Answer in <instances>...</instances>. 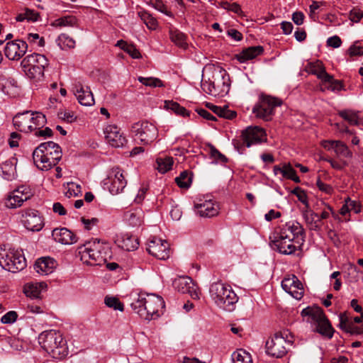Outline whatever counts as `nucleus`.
<instances>
[{
    "instance_id": "nucleus-32",
    "label": "nucleus",
    "mask_w": 363,
    "mask_h": 363,
    "mask_svg": "<svg viewBox=\"0 0 363 363\" xmlns=\"http://www.w3.org/2000/svg\"><path fill=\"white\" fill-rule=\"evenodd\" d=\"M0 90L8 96H14L18 90L17 81L12 77L0 76Z\"/></svg>"
},
{
    "instance_id": "nucleus-61",
    "label": "nucleus",
    "mask_w": 363,
    "mask_h": 363,
    "mask_svg": "<svg viewBox=\"0 0 363 363\" xmlns=\"http://www.w3.org/2000/svg\"><path fill=\"white\" fill-rule=\"evenodd\" d=\"M292 194L296 195L298 199L303 203L307 204V196L303 190L300 187H296L293 191Z\"/></svg>"
},
{
    "instance_id": "nucleus-22",
    "label": "nucleus",
    "mask_w": 363,
    "mask_h": 363,
    "mask_svg": "<svg viewBox=\"0 0 363 363\" xmlns=\"http://www.w3.org/2000/svg\"><path fill=\"white\" fill-rule=\"evenodd\" d=\"M28 44L22 40H14L6 43L4 54L10 60H18L26 52Z\"/></svg>"
},
{
    "instance_id": "nucleus-43",
    "label": "nucleus",
    "mask_w": 363,
    "mask_h": 363,
    "mask_svg": "<svg viewBox=\"0 0 363 363\" xmlns=\"http://www.w3.org/2000/svg\"><path fill=\"white\" fill-rule=\"evenodd\" d=\"M39 17V13L33 10L26 9L24 13H19L16 17V21H23L27 20L28 21H37Z\"/></svg>"
},
{
    "instance_id": "nucleus-33",
    "label": "nucleus",
    "mask_w": 363,
    "mask_h": 363,
    "mask_svg": "<svg viewBox=\"0 0 363 363\" xmlns=\"http://www.w3.org/2000/svg\"><path fill=\"white\" fill-rule=\"evenodd\" d=\"M340 328L350 334L358 335L363 333V328L356 325L346 313H341L340 315Z\"/></svg>"
},
{
    "instance_id": "nucleus-46",
    "label": "nucleus",
    "mask_w": 363,
    "mask_h": 363,
    "mask_svg": "<svg viewBox=\"0 0 363 363\" xmlns=\"http://www.w3.org/2000/svg\"><path fill=\"white\" fill-rule=\"evenodd\" d=\"M138 81L143 84L151 87H162L164 86L162 80L155 77H139Z\"/></svg>"
},
{
    "instance_id": "nucleus-3",
    "label": "nucleus",
    "mask_w": 363,
    "mask_h": 363,
    "mask_svg": "<svg viewBox=\"0 0 363 363\" xmlns=\"http://www.w3.org/2000/svg\"><path fill=\"white\" fill-rule=\"evenodd\" d=\"M78 250L81 261L86 265L101 266L111 257L109 247L99 241L86 242Z\"/></svg>"
},
{
    "instance_id": "nucleus-2",
    "label": "nucleus",
    "mask_w": 363,
    "mask_h": 363,
    "mask_svg": "<svg viewBox=\"0 0 363 363\" xmlns=\"http://www.w3.org/2000/svg\"><path fill=\"white\" fill-rule=\"evenodd\" d=\"M62 157L60 146L52 141L40 144L33 152V162L42 171H48L56 166Z\"/></svg>"
},
{
    "instance_id": "nucleus-49",
    "label": "nucleus",
    "mask_w": 363,
    "mask_h": 363,
    "mask_svg": "<svg viewBox=\"0 0 363 363\" xmlns=\"http://www.w3.org/2000/svg\"><path fill=\"white\" fill-rule=\"evenodd\" d=\"M105 304L109 307L113 308L114 310L123 311V304L116 297L106 296L104 299Z\"/></svg>"
},
{
    "instance_id": "nucleus-57",
    "label": "nucleus",
    "mask_w": 363,
    "mask_h": 363,
    "mask_svg": "<svg viewBox=\"0 0 363 363\" xmlns=\"http://www.w3.org/2000/svg\"><path fill=\"white\" fill-rule=\"evenodd\" d=\"M237 116V113L234 111H231L228 109V106H224L223 107H221V111L218 114L219 117L224 118L226 119L231 120L234 118H235Z\"/></svg>"
},
{
    "instance_id": "nucleus-1",
    "label": "nucleus",
    "mask_w": 363,
    "mask_h": 363,
    "mask_svg": "<svg viewBox=\"0 0 363 363\" xmlns=\"http://www.w3.org/2000/svg\"><path fill=\"white\" fill-rule=\"evenodd\" d=\"M132 309L146 320L157 318L162 314L164 301L161 296L152 294H140L130 304Z\"/></svg>"
},
{
    "instance_id": "nucleus-44",
    "label": "nucleus",
    "mask_w": 363,
    "mask_h": 363,
    "mask_svg": "<svg viewBox=\"0 0 363 363\" xmlns=\"http://www.w3.org/2000/svg\"><path fill=\"white\" fill-rule=\"evenodd\" d=\"M165 106L173 111L177 115L189 116V112L183 106H180L177 102L172 101H165Z\"/></svg>"
},
{
    "instance_id": "nucleus-64",
    "label": "nucleus",
    "mask_w": 363,
    "mask_h": 363,
    "mask_svg": "<svg viewBox=\"0 0 363 363\" xmlns=\"http://www.w3.org/2000/svg\"><path fill=\"white\" fill-rule=\"evenodd\" d=\"M327 44L332 48H337L341 45L342 40L340 37L335 35L328 39Z\"/></svg>"
},
{
    "instance_id": "nucleus-62",
    "label": "nucleus",
    "mask_w": 363,
    "mask_h": 363,
    "mask_svg": "<svg viewBox=\"0 0 363 363\" xmlns=\"http://www.w3.org/2000/svg\"><path fill=\"white\" fill-rule=\"evenodd\" d=\"M153 6L162 13L171 16V13L167 11L165 5L163 4L162 0H151Z\"/></svg>"
},
{
    "instance_id": "nucleus-35",
    "label": "nucleus",
    "mask_w": 363,
    "mask_h": 363,
    "mask_svg": "<svg viewBox=\"0 0 363 363\" xmlns=\"http://www.w3.org/2000/svg\"><path fill=\"white\" fill-rule=\"evenodd\" d=\"M303 216L309 230L314 231H320L322 225L320 219L318 218V214L311 210H306L303 213Z\"/></svg>"
},
{
    "instance_id": "nucleus-52",
    "label": "nucleus",
    "mask_w": 363,
    "mask_h": 363,
    "mask_svg": "<svg viewBox=\"0 0 363 363\" xmlns=\"http://www.w3.org/2000/svg\"><path fill=\"white\" fill-rule=\"evenodd\" d=\"M76 19L73 16H65L62 18H60L56 19L52 25L55 26H72L75 23Z\"/></svg>"
},
{
    "instance_id": "nucleus-36",
    "label": "nucleus",
    "mask_w": 363,
    "mask_h": 363,
    "mask_svg": "<svg viewBox=\"0 0 363 363\" xmlns=\"http://www.w3.org/2000/svg\"><path fill=\"white\" fill-rule=\"evenodd\" d=\"M338 115L351 125H359L362 121L359 112L354 110H341L338 111Z\"/></svg>"
},
{
    "instance_id": "nucleus-4",
    "label": "nucleus",
    "mask_w": 363,
    "mask_h": 363,
    "mask_svg": "<svg viewBox=\"0 0 363 363\" xmlns=\"http://www.w3.org/2000/svg\"><path fill=\"white\" fill-rule=\"evenodd\" d=\"M38 341L42 348L53 358L62 359L68 354L66 340L59 331H44L40 334Z\"/></svg>"
},
{
    "instance_id": "nucleus-60",
    "label": "nucleus",
    "mask_w": 363,
    "mask_h": 363,
    "mask_svg": "<svg viewBox=\"0 0 363 363\" xmlns=\"http://www.w3.org/2000/svg\"><path fill=\"white\" fill-rule=\"evenodd\" d=\"M124 51L128 53L134 59H139L141 57L139 50L132 44H128L125 48Z\"/></svg>"
},
{
    "instance_id": "nucleus-55",
    "label": "nucleus",
    "mask_w": 363,
    "mask_h": 363,
    "mask_svg": "<svg viewBox=\"0 0 363 363\" xmlns=\"http://www.w3.org/2000/svg\"><path fill=\"white\" fill-rule=\"evenodd\" d=\"M17 318V313L14 311H11L1 317V321L4 324H11L16 322Z\"/></svg>"
},
{
    "instance_id": "nucleus-50",
    "label": "nucleus",
    "mask_w": 363,
    "mask_h": 363,
    "mask_svg": "<svg viewBox=\"0 0 363 363\" xmlns=\"http://www.w3.org/2000/svg\"><path fill=\"white\" fill-rule=\"evenodd\" d=\"M220 6L238 15H241L242 13L240 6L236 2L230 3L227 1H223L220 3Z\"/></svg>"
},
{
    "instance_id": "nucleus-47",
    "label": "nucleus",
    "mask_w": 363,
    "mask_h": 363,
    "mask_svg": "<svg viewBox=\"0 0 363 363\" xmlns=\"http://www.w3.org/2000/svg\"><path fill=\"white\" fill-rule=\"evenodd\" d=\"M141 20L150 29H155L157 25V20L149 13L144 11L139 13Z\"/></svg>"
},
{
    "instance_id": "nucleus-38",
    "label": "nucleus",
    "mask_w": 363,
    "mask_h": 363,
    "mask_svg": "<svg viewBox=\"0 0 363 363\" xmlns=\"http://www.w3.org/2000/svg\"><path fill=\"white\" fill-rule=\"evenodd\" d=\"M169 37L177 46L184 50L187 48L186 36L180 30L171 28L169 30Z\"/></svg>"
},
{
    "instance_id": "nucleus-13",
    "label": "nucleus",
    "mask_w": 363,
    "mask_h": 363,
    "mask_svg": "<svg viewBox=\"0 0 363 363\" xmlns=\"http://www.w3.org/2000/svg\"><path fill=\"white\" fill-rule=\"evenodd\" d=\"M281 104L282 101L277 98L269 96H262L252 108V112L257 118L268 121L274 114V108L280 106Z\"/></svg>"
},
{
    "instance_id": "nucleus-14",
    "label": "nucleus",
    "mask_w": 363,
    "mask_h": 363,
    "mask_svg": "<svg viewBox=\"0 0 363 363\" xmlns=\"http://www.w3.org/2000/svg\"><path fill=\"white\" fill-rule=\"evenodd\" d=\"M20 222L28 230L38 232L44 226V219L37 210L27 208L18 213Z\"/></svg>"
},
{
    "instance_id": "nucleus-59",
    "label": "nucleus",
    "mask_w": 363,
    "mask_h": 363,
    "mask_svg": "<svg viewBox=\"0 0 363 363\" xmlns=\"http://www.w3.org/2000/svg\"><path fill=\"white\" fill-rule=\"evenodd\" d=\"M363 11L358 8L352 9L350 12V19L354 23H358L362 18Z\"/></svg>"
},
{
    "instance_id": "nucleus-39",
    "label": "nucleus",
    "mask_w": 363,
    "mask_h": 363,
    "mask_svg": "<svg viewBox=\"0 0 363 363\" xmlns=\"http://www.w3.org/2000/svg\"><path fill=\"white\" fill-rule=\"evenodd\" d=\"M233 363H252L251 355L244 350H238L232 354Z\"/></svg>"
},
{
    "instance_id": "nucleus-56",
    "label": "nucleus",
    "mask_w": 363,
    "mask_h": 363,
    "mask_svg": "<svg viewBox=\"0 0 363 363\" xmlns=\"http://www.w3.org/2000/svg\"><path fill=\"white\" fill-rule=\"evenodd\" d=\"M27 40L30 43H36L39 47H44L45 40L43 38H40L38 33H28Z\"/></svg>"
},
{
    "instance_id": "nucleus-7",
    "label": "nucleus",
    "mask_w": 363,
    "mask_h": 363,
    "mask_svg": "<svg viewBox=\"0 0 363 363\" xmlns=\"http://www.w3.org/2000/svg\"><path fill=\"white\" fill-rule=\"evenodd\" d=\"M293 342L292 333L289 330L284 329L276 333L266 342V352L269 356L281 358L287 353L286 345H291Z\"/></svg>"
},
{
    "instance_id": "nucleus-8",
    "label": "nucleus",
    "mask_w": 363,
    "mask_h": 363,
    "mask_svg": "<svg viewBox=\"0 0 363 363\" xmlns=\"http://www.w3.org/2000/svg\"><path fill=\"white\" fill-rule=\"evenodd\" d=\"M211 298L215 303L224 310L237 303L238 298L230 286H225L221 281L213 283L209 289Z\"/></svg>"
},
{
    "instance_id": "nucleus-31",
    "label": "nucleus",
    "mask_w": 363,
    "mask_h": 363,
    "mask_svg": "<svg viewBox=\"0 0 363 363\" xmlns=\"http://www.w3.org/2000/svg\"><path fill=\"white\" fill-rule=\"evenodd\" d=\"M264 48L261 45L252 46L242 50L240 53L235 55V58L241 63L252 60L262 55Z\"/></svg>"
},
{
    "instance_id": "nucleus-45",
    "label": "nucleus",
    "mask_w": 363,
    "mask_h": 363,
    "mask_svg": "<svg viewBox=\"0 0 363 363\" xmlns=\"http://www.w3.org/2000/svg\"><path fill=\"white\" fill-rule=\"evenodd\" d=\"M334 151L337 157H350L352 156L347 146L340 140H336Z\"/></svg>"
},
{
    "instance_id": "nucleus-63",
    "label": "nucleus",
    "mask_w": 363,
    "mask_h": 363,
    "mask_svg": "<svg viewBox=\"0 0 363 363\" xmlns=\"http://www.w3.org/2000/svg\"><path fill=\"white\" fill-rule=\"evenodd\" d=\"M81 221L84 224L85 229L89 230L91 229L92 226L96 225L98 223L99 219L96 218L86 219L85 218L82 217L81 218Z\"/></svg>"
},
{
    "instance_id": "nucleus-26",
    "label": "nucleus",
    "mask_w": 363,
    "mask_h": 363,
    "mask_svg": "<svg viewBox=\"0 0 363 363\" xmlns=\"http://www.w3.org/2000/svg\"><path fill=\"white\" fill-rule=\"evenodd\" d=\"M104 133L107 143L113 147H122L126 141L120 129L115 125H107Z\"/></svg>"
},
{
    "instance_id": "nucleus-30",
    "label": "nucleus",
    "mask_w": 363,
    "mask_h": 363,
    "mask_svg": "<svg viewBox=\"0 0 363 363\" xmlns=\"http://www.w3.org/2000/svg\"><path fill=\"white\" fill-rule=\"evenodd\" d=\"M118 246L126 251H133L138 249L139 245L138 238L128 233L123 234L116 241Z\"/></svg>"
},
{
    "instance_id": "nucleus-19",
    "label": "nucleus",
    "mask_w": 363,
    "mask_h": 363,
    "mask_svg": "<svg viewBox=\"0 0 363 363\" xmlns=\"http://www.w3.org/2000/svg\"><path fill=\"white\" fill-rule=\"evenodd\" d=\"M241 137L244 144L247 147L266 140L264 130L258 126L247 127L245 130H242Z\"/></svg>"
},
{
    "instance_id": "nucleus-37",
    "label": "nucleus",
    "mask_w": 363,
    "mask_h": 363,
    "mask_svg": "<svg viewBox=\"0 0 363 363\" xmlns=\"http://www.w3.org/2000/svg\"><path fill=\"white\" fill-rule=\"evenodd\" d=\"M124 216L129 225L132 226H139L143 223V212L141 209L137 208L127 211Z\"/></svg>"
},
{
    "instance_id": "nucleus-10",
    "label": "nucleus",
    "mask_w": 363,
    "mask_h": 363,
    "mask_svg": "<svg viewBox=\"0 0 363 363\" xmlns=\"http://www.w3.org/2000/svg\"><path fill=\"white\" fill-rule=\"evenodd\" d=\"M301 315L308 317V322L316 324V331L318 333L329 338L333 337L334 330L321 308L308 306L302 310Z\"/></svg>"
},
{
    "instance_id": "nucleus-34",
    "label": "nucleus",
    "mask_w": 363,
    "mask_h": 363,
    "mask_svg": "<svg viewBox=\"0 0 363 363\" xmlns=\"http://www.w3.org/2000/svg\"><path fill=\"white\" fill-rule=\"evenodd\" d=\"M274 174H281L283 177L291 179L296 183L300 182L299 177L296 175V170L292 167L290 163H284L282 167L275 165L273 167Z\"/></svg>"
},
{
    "instance_id": "nucleus-23",
    "label": "nucleus",
    "mask_w": 363,
    "mask_h": 363,
    "mask_svg": "<svg viewBox=\"0 0 363 363\" xmlns=\"http://www.w3.org/2000/svg\"><path fill=\"white\" fill-rule=\"evenodd\" d=\"M108 179L111 182L109 191L112 194H118L122 192L127 185V180L123 175V171L119 167L113 168L108 174Z\"/></svg>"
},
{
    "instance_id": "nucleus-40",
    "label": "nucleus",
    "mask_w": 363,
    "mask_h": 363,
    "mask_svg": "<svg viewBox=\"0 0 363 363\" xmlns=\"http://www.w3.org/2000/svg\"><path fill=\"white\" fill-rule=\"evenodd\" d=\"M175 182L180 188L188 189L192 182L191 174L188 171L182 172L175 178Z\"/></svg>"
},
{
    "instance_id": "nucleus-18",
    "label": "nucleus",
    "mask_w": 363,
    "mask_h": 363,
    "mask_svg": "<svg viewBox=\"0 0 363 363\" xmlns=\"http://www.w3.org/2000/svg\"><path fill=\"white\" fill-rule=\"evenodd\" d=\"M174 288L182 294H189L194 299L199 298L198 288L192 279L188 276L179 277L173 281Z\"/></svg>"
},
{
    "instance_id": "nucleus-29",
    "label": "nucleus",
    "mask_w": 363,
    "mask_h": 363,
    "mask_svg": "<svg viewBox=\"0 0 363 363\" xmlns=\"http://www.w3.org/2000/svg\"><path fill=\"white\" fill-rule=\"evenodd\" d=\"M55 267L56 261L49 257L39 258L34 264V269L40 275L50 274Z\"/></svg>"
},
{
    "instance_id": "nucleus-58",
    "label": "nucleus",
    "mask_w": 363,
    "mask_h": 363,
    "mask_svg": "<svg viewBox=\"0 0 363 363\" xmlns=\"http://www.w3.org/2000/svg\"><path fill=\"white\" fill-rule=\"evenodd\" d=\"M316 186L320 191L325 192L328 194H332L333 192V189L332 186L324 183L323 182L321 181V179L319 177L316 181Z\"/></svg>"
},
{
    "instance_id": "nucleus-27",
    "label": "nucleus",
    "mask_w": 363,
    "mask_h": 363,
    "mask_svg": "<svg viewBox=\"0 0 363 363\" xmlns=\"http://www.w3.org/2000/svg\"><path fill=\"white\" fill-rule=\"evenodd\" d=\"M52 236L56 242L62 245H72L77 242V235L66 228L54 229Z\"/></svg>"
},
{
    "instance_id": "nucleus-20",
    "label": "nucleus",
    "mask_w": 363,
    "mask_h": 363,
    "mask_svg": "<svg viewBox=\"0 0 363 363\" xmlns=\"http://www.w3.org/2000/svg\"><path fill=\"white\" fill-rule=\"evenodd\" d=\"M147 250L159 259L164 260L169 258L170 254L169 243L166 240L155 238L149 241Z\"/></svg>"
},
{
    "instance_id": "nucleus-28",
    "label": "nucleus",
    "mask_w": 363,
    "mask_h": 363,
    "mask_svg": "<svg viewBox=\"0 0 363 363\" xmlns=\"http://www.w3.org/2000/svg\"><path fill=\"white\" fill-rule=\"evenodd\" d=\"M216 88V96H224L230 91V79L225 72H220L219 74L213 76Z\"/></svg>"
},
{
    "instance_id": "nucleus-17",
    "label": "nucleus",
    "mask_w": 363,
    "mask_h": 363,
    "mask_svg": "<svg viewBox=\"0 0 363 363\" xmlns=\"http://www.w3.org/2000/svg\"><path fill=\"white\" fill-rule=\"evenodd\" d=\"M277 250L283 255H292L303 244V240L287 239L280 236H273L272 240Z\"/></svg>"
},
{
    "instance_id": "nucleus-6",
    "label": "nucleus",
    "mask_w": 363,
    "mask_h": 363,
    "mask_svg": "<svg viewBox=\"0 0 363 363\" xmlns=\"http://www.w3.org/2000/svg\"><path fill=\"white\" fill-rule=\"evenodd\" d=\"M13 123L18 130L30 133L43 128L46 123V118L40 112L26 111L16 114L13 118Z\"/></svg>"
},
{
    "instance_id": "nucleus-51",
    "label": "nucleus",
    "mask_w": 363,
    "mask_h": 363,
    "mask_svg": "<svg viewBox=\"0 0 363 363\" xmlns=\"http://www.w3.org/2000/svg\"><path fill=\"white\" fill-rule=\"evenodd\" d=\"M201 89L202 90L210 95L216 96V88L214 85L213 79L211 80H202L201 81Z\"/></svg>"
},
{
    "instance_id": "nucleus-42",
    "label": "nucleus",
    "mask_w": 363,
    "mask_h": 363,
    "mask_svg": "<svg viewBox=\"0 0 363 363\" xmlns=\"http://www.w3.org/2000/svg\"><path fill=\"white\" fill-rule=\"evenodd\" d=\"M157 164V169L162 173H165L172 169L174 163L173 158L171 157H166L165 158H157L156 160Z\"/></svg>"
},
{
    "instance_id": "nucleus-11",
    "label": "nucleus",
    "mask_w": 363,
    "mask_h": 363,
    "mask_svg": "<svg viewBox=\"0 0 363 363\" xmlns=\"http://www.w3.org/2000/svg\"><path fill=\"white\" fill-rule=\"evenodd\" d=\"M0 265L4 269L15 273L26 267V260L21 252L0 247Z\"/></svg>"
},
{
    "instance_id": "nucleus-53",
    "label": "nucleus",
    "mask_w": 363,
    "mask_h": 363,
    "mask_svg": "<svg viewBox=\"0 0 363 363\" xmlns=\"http://www.w3.org/2000/svg\"><path fill=\"white\" fill-rule=\"evenodd\" d=\"M67 190L65 193L66 196L68 197L71 196H77L78 194L81 192V186L80 185L71 182L67 184Z\"/></svg>"
},
{
    "instance_id": "nucleus-15",
    "label": "nucleus",
    "mask_w": 363,
    "mask_h": 363,
    "mask_svg": "<svg viewBox=\"0 0 363 363\" xmlns=\"http://www.w3.org/2000/svg\"><path fill=\"white\" fill-rule=\"evenodd\" d=\"M273 236H280L287 239H296L305 241L304 229L296 221H289L279 225L275 229Z\"/></svg>"
},
{
    "instance_id": "nucleus-9",
    "label": "nucleus",
    "mask_w": 363,
    "mask_h": 363,
    "mask_svg": "<svg viewBox=\"0 0 363 363\" xmlns=\"http://www.w3.org/2000/svg\"><path fill=\"white\" fill-rule=\"evenodd\" d=\"M305 70L309 74L316 75L321 80L320 89L322 91L325 90H341L342 89L340 81L334 79L332 75L327 73L323 64L320 60L308 63Z\"/></svg>"
},
{
    "instance_id": "nucleus-48",
    "label": "nucleus",
    "mask_w": 363,
    "mask_h": 363,
    "mask_svg": "<svg viewBox=\"0 0 363 363\" xmlns=\"http://www.w3.org/2000/svg\"><path fill=\"white\" fill-rule=\"evenodd\" d=\"M58 45L62 49L73 48L75 41L67 34L63 33L58 37Z\"/></svg>"
},
{
    "instance_id": "nucleus-5",
    "label": "nucleus",
    "mask_w": 363,
    "mask_h": 363,
    "mask_svg": "<svg viewBox=\"0 0 363 363\" xmlns=\"http://www.w3.org/2000/svg\"><path fill=\"white\" fill-rule=\"evenodd\" d=\"M26 77L34 83H38L45 79V69L49 66V60L44 55L33 53L25 57L21 62Z\"/></svg>"
},
{
    "instance_id": "nucleus-41",
    "label": "nucleus",
    "mask_w": 363,
    "mask_h": 363,
    "mask_svg": "<svg viewBox=\"0 0 363 363\" xmlns=\"http://www.w3.org/2000/svg\"><path fill=\"white\" fill-rule=\"evenodd\" d=\"M38 284H27L24 286L23 292L27 297L38 298L40 295V289Z\"/></svg>"
},
{
    "instance_id": "nucleus-16",
    "label": "nucleus",
    "mask_w": 363,
    "mask_h": 363,
    "mask_svg": "<svg viewBox=\"0 0 363 363\" xmlns=\"http://www.w3.org/2000/svg\"><path fill=\"white\" fill-rule=\"evenodd\" d=\"M33 196L29 186L22 185L13 190L5 200V206L9 208L20 207L23 203Z\"/></svg>"
},
{
    "instance_id": "nucleus-12",
    "label": "nucleus",
    "mask_w": 363,
    "mask_h": 363,
    "mask_svg": "<svg viewBox=\"0 0 363 363\" xmlns=\"http://www.w3.org/2000/svg\"><path fill=\"white\" fill-rule=\"evenodd\" d=\"M131 132L135 140L143 145L152 144L159 135L156 125L147 121H141L133 124Z\"/></svg>"
},
{
    "instance_id": "nucleus-54",
    "label": "nucleus",
    "mask_w": 363,
    "mask_h": 363,
    "mask_svg": "<svg viewBox=\"0 0 363 363\" xmlns=\"http://www.w3.org/2000/svg\"><path fill=\"white\" fill-rule=\"evenodd\" d=\"M210 155L212 158H213L216 162H220L222 163H225L228 161L227 157L220 152L215 147L211 145L210 147Z\"/></svg>"
},
{
    "instance_id": "nucleus-24",
    "label": "nucleus",
    "mask_w": 363,
    "mask_h": 363,
    "mask_svg": "<svg viewBox=\"0 0 363 363\" xmlns=\"http://www.w3.org/2000/svg\"><path fill=\"white\" fill-rule=\"evenodd\" d=\"M73 93L81 105L91 106L94 104V96L89 86H85L78 82L74 84Z\"/></svg>"
},
{
    "instance_id": "nucleus-21",
    "label": "nucleus",
    "mask_w": 363,
    "mask_h": 363,
    "mask_svg": "<svg viewBox=\"0 0 363 363\" xmlns=\"http://www.w3.org/2000/svg\"><path fill=\"white\" fill-rule=\"evenodd\" d=\"M283 289L297 300L302 298L304 294L303 284L295 275L285 277L281 281Z\"/></svg>"
},
{
    "instance_id": "nucleus-25",
    "label": "nucleus",
    "mask_w": 363,
    "mask_h": 363,
    "mask_svg": "<svg viewBox=\"0 0 363 363\" xmlns=\"http://www.w3.org/2000/svg\"><path fill=\"white\" fill-rule=\"evenodd\" d=\"M194 208L196 213L199 216L204 218L216 216L219 212L218 203L212 199L200 200L194 204Z\"/></svg>"
}]
</instances>
